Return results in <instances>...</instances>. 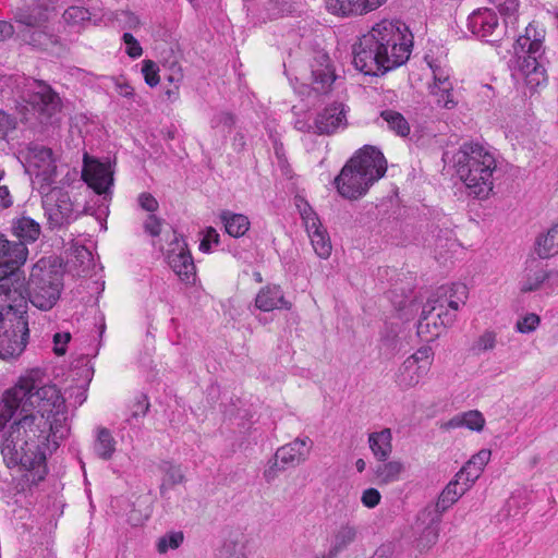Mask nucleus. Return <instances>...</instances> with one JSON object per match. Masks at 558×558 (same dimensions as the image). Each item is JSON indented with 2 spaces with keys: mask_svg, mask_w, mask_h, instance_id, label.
<instances>
[{
  "mask_svg": "<svg viewBox=\"0 0 558 558\" xmlns=\"http://www.w3.org/2000/svg\"><path fill=\"white\" fill-rule=\"evenodd\" d=\"M159 69L158 65L151 61V60H145L143 62L142 66V73L145 78V83L150 86L155 87L159 84Z\"/></svg>",
  "mask_w": 558,
  "mask_h": 558,
  "instance_id": "46",
  "label": "nucleus"
},
{
  "mask_svg": "<svg viewBox=\"0 0 558 558\" xmlns=\"http://www.w3.org/2000/svg\"><path fill=\"white\" fill-rule=\"evenodd\" d=\"M117 92L121 97L124 98H133L134 97V88L128 83H118Z\"/></svg>",
  "mask_w": 558,
  "mask_h": 558,
  "instance_id": "61",
  "label": "nucleus"
},
{
  "mask_svg": "<svg viewBox=\"0 0 558 558\" xmlns=\"http://www.w3.org/2000/svg\"><path fill=\"white\" fill-rule=\"evenodd\" d=\"M380 118L386 122L388 130L397 136L407 137L410 134V123L402 113L386 109L380 112Z\"/></svg>",
  "mask_w": 558,
  "mask_h": 558,
  "instance_id": "38",
  "label": "nucleus"
},
{
  "mask_svg": "<svg viewBox=\"0 0 558 558\" xmlns=\"http://www.w3.org/2000/svg\"><path fill=\"white\" fill-rule=\"evenodd\" d=\"M453 165L469 195L487 198L494 187L497 169L495 153L480 143H464L453 155Z\"/></svg>",
  "mask_w": 558,
  "mask_h": 558,
  "instance_id": "5",
  "label": "nucleus"
},
{
  "mask_svg": "<svg viewBox=\"0 0 558 558\" xmlns=\"http://www.w3.org/2000/svg\"><path fill=\"white\" fill-rule=\"evenodd\" d=\"M61 277L58 271L47 267L44 259L38 260L32 268L29 281H26V295L34 306L50 310L60 296Z\"/></svg>",
  "mask_w": 558,
  "mask_h": 558,
  "instance_id": "10",
  "label": "nucleus"
},
{
  "mask_svg": "<svg viewBox=\"0 0 558 558\" xmlns=\"http://www.w3.org/2000/svg\"><path fill=\"white\" fill-rule=\"evenodd\" d=\"M14 32V26L11 23L7 21H0V41L10 38Z\"/></svg>",
  "mask_w": 558,
  "mask_h": 558,
  "instance_id": "60",
  "label": "nucleus"
},
{
  "mask_svg": "<svg viewBox=\"0 0 558 558\" xmlns=\"http://www.w3.org/2000/svg\"><path fill=\"white\" fill-rule=\"evenodd\" d=\"M295 206L315 253L320 258H328L331 254L332 246L328 232L323 227L317 214L303 197H295Z\"/></svg>",
  "mask_w": 558,
  "mask_h": 558,
  "instance_id": "14",
  "label": "nucleus"
},
{
  "mask_svg": "<svg viewBox=\"0 0 558 558\" xmlns=\"http://www.w3.org/2000/svg\"><path fill=\"white\" fill-rule=\"evenodd\" d=\"M500 14L504 16L506 29L511 28L513 32L518 23L519 0H492Z\"/></svg>",
  "mask_w": 558,
  "mask_h": 558,
  "instance_id": "39",
  "label": "nucleus"
},
{
  "mask_svg": "<svg viewBox=\"0 0 558 558\" xmlns=\"http://www.w3.org/2000/svg\"><path fill=\"white\" fill-rule=\"evenodd\" d=\"M70 332H56L52 338L54 354L59 356L64 355L66 352V344L70 342Z\"/></svg>",
  "mask_w": 558,
  "mask_h": 558,
  "instance_id": "51",
  "label": "nucleus"
},
{
  "mask_svg": "<svg viewBox=\"0 0 558 558\" xmlns=\"http://www.w3.org/2000/svg\"><path fill=\"white\" fill-rule=\"evenodd\" d=\"M357 537V529L350 523L341 524L331 535L328 550L317 554L314 558H338V556L349 548Z\"/></svg>",
  "mask_w": 558,
  "mask_h": 558,
  "instance_id": "22",
  "label": "nucleus"
},
{
  "mask_svg": "<svg viewBox=\"0 0 558 558\" xmlns=\"http://www.w3.org/2000/svg\"><path fill=\"white\" fill-rule=\"evenodd\" d=\"M161 219L154 214L149 215L144 222V230L151 236H158L161 232Z\"/></svg>",
  "mask_w": 558,
  "mask_h": 558,
  "instance_id": "55",
  "label": "nucleus"
},
{
  "mask_svg": "<svg viewBox=\"0 0 558 558\" xmlns=\"http://www.w3.org/2000/svg\"><path fill=\"white\" fill-rule=\"evenodd\" d=\"M111 20L116 21L118 26L126 32H137L142 26L140 16L131 10H117L111 12Z\"/></svg>",
  "mask_w": 558,
  "mask_h": 558,
  "instance_id": "40",
  "label": "nucleus"
},
{
  "mask_svg": "<svg viewBox=\"0 0 558 558\" xmlns=\"http://www.w3.org/2000/svg\"><path fill=\"white\" fill-rule=\"evenodd\" d=\"M387 0H327V10L339 16L362 15L373 11Z\"/></svg>",
  "mask_w": 558,
  "mask_h": 558,
  "instance_id": "21",
  "label": "nucleus"
},
{
  "mask_svg": "<svg viewBox=\"0 0 558 558\" xmlns=\"http://www.w3.org/2000/svg\"><path fill=\"white\" fill-rule=\"evenodd\" d=\"M404 471L402 462L392 460L385 461L376 466L374 474L379 485H388L398 482Z\"/></svg>",
  "mask_w": 558,
  "mask_h": 558,
  "instance_id": "34",
  "label": "nucleus"
},
{
  "mask_svg": "<svg viewBox=\"0 0 558 558\" xmlns=\"http://www.w3.org/2000/svg\"><path fill=\"white\" fill-rule=\"evenodd\" d=\"M535 252L539 258H549L558 254V223L537 238Z\"/></svg>",
  "mask_w": 558,
  "mask_h": 558,
  "instance_id": "35",
  "label": "nucleus"
},
{
  "mask_svg": "<svg viewBox=\"0 0 558 558\" xmlns=\"http://www.w3.org/2000/svg\"><path fill=\"white\" fill-rule=\"evenodd\" d=\"M226 232L233 238L243 236L250 229L251 222L247 216L231 210H222L219 215Z\"/></svg>",
  "mask_w": 558,
  "mask_h": 558,
  "instance_id": "32",
  "label": "nucleus"
},
{
  "mask_svg": "<svg viewBox=\"0 0 558 558\" xmlns=\"http://www.w3.org/2000/svg\"><path fill=\"white\" fill-rule=\"evenodd\" d=\"M348 109L342 102H333L317 112L314 119V133L318 135H332L348 125Z\"/></svg>",
  "mask_w": 558,
  "mask_h": 558,
  "instance_id": "19",
  "label": "nucleus"
},
{
  "mask_svg": "<svg viewBox=\"0 0 558 558\" xmlns=\"http://www.w3.org/2000/svg\"><path fill=\"white\" fill-rule=\"evenodd\" d=\"M16 128V120L14 117L0 110V140L5 138L9 132Z\"/></svg>",
  "mask_w": 558,
  "mask_h": 558,
  "instance_id": "54",
  "label": "nucleus"
},
{
  "mask_svg": "<svg viewBox=\"0 0 558 558\" xmlns=\"http://www.w3.org/2000/svg\"><path fill=\"white\" fill-rule=\"evenodd\" d=\"M490 450L482 449L473 454L465 465L457 473L456 477L465 482L470 487L481 476L485 465L489 462Z\"/></svg>",
  "mask_w": 558,
  "mask_h": 558,
  "instance_id": "26",
  "label": "nucleus"
},
{
  "mask_svg": "<svg viewBox=\"0 0 558 558\" xmlns=\"http://www.w3.org/2000/svg\"><path fill=\"white\" fill-rule=\"evenodd\" d=\"M12 290L0 296V357H19L28 343L29 329L26 317L25 295Z\"/></svg>",
  "mask_w": 558,
  "mask_h": 558,
  "instance_id": "7",
  "label": "nucleus"
},
{
  "mask_svg": "<svg viewBox=\"0 0 558 558\" xmlns=\"http://www.w3.org/2000/svg\"><path fill=\"white\" fill-rule=\"evenodd\" d=\"M98 14L90 9L82 5H71L62 14V19L68 26L83 27Z\"/></svg>",
  "mask_w": 558,
  "mask_h": 558,
  "instance_id": "37",
  "label": "nucleus"
},
{
  "mask_svg": "<svg viewBox=\"0 0 558 558\" xmlns=\"http://www.w3.org/2000/svg\"><path fill=\"white\" fill-rule=\"evenodd\" d=\"M14 416L47 422L45 434L63 440L70 432L65 400L56 385L38 387L33 376L21 377L17 384L8 389L0 403V430Z\"/></svg>",
  "mask_w": 558,
  "mask_h": 558,
  "instance_id": "1",
  "label": "nucleus"
},
{
  "mask_svg": "<svg viewBox=\"0 0 558 558\" xmlns=\"http://www.w3.org/2000/svg\"><path fill=\"white\" fill-rule=\"evenodd\" d=\"M29 167L35 168L36 183L52 185L56 182L57 165L52 149L40 144H32L28 148Z\"/></svg>",
  "mask_w": 558,
  "mask_h": 558,
  "instance_id": "17",
  "label": "nucleus"
},
{
  "mask_svg": "<svg viewBox=\"0 0 558 558\" xmlns=\"http://www.w3.org/2000/svg\"><path fill=\"white\" fill-rule=\"evenodd\" d=\"M83 177L97 194H106L113 183L111 172L102 163H97L89 170L84 171Z\"/></svg>",
  "mask_w": 558,
  "mask_h": 558,
  "instance_id": "29",
  "label": "nucleus"
},
{
  "mask_svg": "<svg viewBox=\"0 0 558 558\" xmlns=\"http://www.w3.org/2000/svg\"><path fill=\"white\" fill-rule=\"evenodd\" d=\"M312 445L313 442L310 437L305 436L298 437L293 441L278 448L274 461L264 472L266 481H272L277 476L278 471L305 462L310 457Z\"/></svg>",
  "mask_w": 558,
  "mask_h": 558,
  "instance_id": "13",
  "label": "nucleus"
},
{
  "mask_svg": "<svg viewBox=\"0 0 558 558\" xmlns=\"http://www.w3.org/2000/svg\"><path fill=\"white\" fill-rule=\"evenodd\" d=\"M275 154L279 160V162H282L284 160V150L282 143L275 142L274 143Z\"/></svg>",
  "mask_w": 558,
  "mask_h": 558,
  "instance_id": "62",
  "label": "nucleus"
},
{
  "mask_svg": "<svg viewBox=\"0 0 558 558\" xmlns=\"http://www.w3.org/2000/svg\"><path fill=\"white\" fill-rule=\"evenodd\" d=\"M414 360H405L397 374V384L402 389L416 386L429 372L425 365H417Z\"/></svg>",
  "mask_w": 558,
  "mask_h": 558,
  "instance_id": "28",
  "label": "nucleus"
},
{
  "mask_svg": "<svg viewBox=\"0 0 558 558\" xmlns=\"http://www.w3.org/2000/svg\"><path fill=\"white\" fill-rule=\"evenodd\" d=\"M546 270L547 267L541 262L535 259L529 262L519 282L520 291L523 293L545 291Z\"/></svg>",
  "mask_w": 558,
  "mask_h": 558,
  "instance_id": "25",
  "label": "nucleus"
},
{
  "mask_svg": "<svg viewBox=\"0 0 558 558\" xmlns=\"http://www.w3.org/2000/svg\"><path fill=\"white\" fill-rule=\"evenodd\" d=\"M381 495L378 489L376 488H366L363 490L361 496V502L364 507L368 509H373L377 507L380 504Z\"/></svg>",
  "mask_w": 558,
  "mask_h": 558,
  "instance_id": "50",
  "label": "nucleus"
},
{
  "mask_svg": "<svg viewBox=\"0 0 558 558\" xmlns=\"http://www.w3.org/2000/svg\"><path fill=\"white\" fill-rule=\"evenodd\" d=\"M468 28L476 37L494 43L502 35L497 14L487 8L474 10L468 17Z\"/></svg>",
  "mask_w": 558,
  "mask_h": 558,
  "instance_id": "18",
  "label": "nucleus"
},
{
  "mask_svg": "<svg viewBox=\"0 0 558 558\" xmlns=\"http://www.w3.org/2000/svg\"><path fill=\"white\" fill-rule=\"evenodd\" d=\"M545 29L534 23H529L524 34L520 35L513 44V51L517 58L515 76L524 81L530 93L547 82L544 60Z\"/></svg>",
  "mask_w": 558,
  "mask_h": 558,
  "instance_id": "8",
  "label": "nucleus"
},
{
  "mask_svg": "<svg viewBox=\"0 0 558 558\" xmlns=\"http://www.w3.org/2000/svg\"><path fill=\"white\" fill-rule=\"evenodd\" d=\"M137 202L142 209L150 214H154L159 208L157 199L150 193L147 192L141 193L137 197Z\"/></svg>",
  "mask_w": 558,
  "mask_h": 558,
  "instance_id": "53",
  "label": "nucleus"
},
{
  "mask_svg": "<svg viewBox=\"0 0 558 558\" xmlns=\"http://www.w3.org/2000/svg\"><path fill=\"white\" fill-rule=\"evenodd\" d=\"M219 558H244L241 553L231 551L229 549L220 551Z\"/></svg>",
  "mask_w": 558,
  "mask_h": 558,
  "instance_id": "63",
  "label": "nucleus"
},
{
  "mask_svg": "<svg viewBox=\"0 0 558 558\" xmlns=\"http://www.w3.org/2000/svg\"><path fill=\"white\" fill-rule=\"evenodd\" d=\"M149 410V402L146 396H141L132 409V418L144 417Z\"/></svg>",
  "mask_w": 558,
  "mask_h": 558,
  "instance_id": "56",
  "label": "nucleus"
},
{
  "mask_svg": "<svg viewBox=\"0 0 558 558\" xmlns=\"http://www.w3.org/2000/svg\"><path fill=\"white\" fill-rule=\"evenodd\" d=\"M539 317L538 315L536 314H527L525 315L524 317H522L521 319H519L515 324V329L518 332H521V333H529V332H532L534 331L537 326L539 325Z\"/></svg>",
  "mask_w": 558,
  "mask_h": 558,
  "instance_id": "47",
  "label": "nucleus"
},
{
  "mask_svg": "<svg viewBox=\"0 0 558 558\" xmlns=\"http://www.w3.org/2000/svg\"><path fill=\"white\" fill-rule=\"evenodd\" d=\"M545 292L547 294L558 292V270H546Z\"/></svg>",
  "mask_w": 558,
  "mask_h": 558,
  "instance_id": "57",
  "label": "nucleus"
},
{
  "mask_svg": "<svg viewBox=\"0 0 558 558\" xmlns=\"http://www.w3.org/2000/svg\"><path fill=\"white\" fill-rule=\"evenodd\" d=\"M12 230L21 242H34L40 234L39 223L29 217H22L13 221Z\"/></svg>",
  "mask_w": 558,
  "mask_h": 558,
  "instance_id": "36",
  "label": "nucleus"
},
{
  "mask_svg": "<svg viewBox=\"0 0 558 558\" xmlns=\"http://www.w3.org/2000/svg\"><path fill=\"white\" fill-rule=\"evenodd\" d=\"M211 244H219V234L215 228L208 227L205 231L203 240L199 243V251L208 253L210 251Z\"/></svg>",
  "mask_w": 558,
  "mask_h": 558,
  "instance_id": "52",
  "label": "nucleus"
},
{
  "mask_svg": "<svg viewBox=\"0 0 558 558\" xmlns=\"http://www.w3.org/2000/svg\"><path fill=\"white\" fill-rule=\"evenodd\" d=\"M13 204L8 186L0 185V209L9 208Z\"/></svg>",
  "mask_w": 558,
  "mask_h": 558,
  "instance_id": "58",
  "label": "nucleus"
},
{
  "mask_svg": "<svg viewBox=\"0 0 558 558\" xmlns=\"http://www.w3.org/2000/svg\"><path fill=\"white\" fill-rule=\"evenodd\" d=\"M311 68L313 89L320 94L328 93L337 78L335 68L328 53L317 51L313 58Z\"/></svg>",
  "mask_w": 558,
  "mask_h": 558,
  "instance_id": "20",
  "label": "nucleus"
},
{
  "mask_svg": "<svg viewBox=\"0 0 558 558\" xmlns=\"http://www.w3.org/2000/svg\"><path fill=\"white\" fill-rule=\"evenodd\" d=\"M497 344V335L492 330H485L472 344L470 351L474 355L492 351Z\"/></svg>",
  "mask_w": 558,
  "mask_h": 558,
  "instance_id": "44",
  "label": "nucleus"
},
{
  "mask_svg": "<svg viewBox=\"0 0 558 558\" xmlns=\"http://www.w3.org/2000/svg\"><path fill=\"white\" fill-rule=\"evenodd\" d=\"M392 434L390 428H384L379 432H374L368 435V445L374 457L385 462L388 460L392 452Z\"/></svg>",
  "mask_w": 558,
  "mask_h": 558,
  "instance_id": "31",
  "label": "nucleus"
},
{
  "mask_svg": "<svg viewBox=\"0 0 558 558\" xmlns=\"http://www.w3.org/2000/svg\"><path fill=\"white\" fill-rule=\"evenodd\" d=\"M234 123V116L226 111L215 113L210 120L211 129L217 131L225 140L232 132Z\"/></svg>",
  "mask_w": 558,
  "mask_h": 558,
  "instance_id": "41",
  "label": "nucleus"
},
{
  "mask_svg": "<svg viewBox=\"0 0 558 558\" xmlns=\"http://www.w3.org/2000/svg\"><path fill=\"white\" fill-rule=\"evenodd\" d=\"M184 542L182 531H171L158 538L156 548L159 554H166L170 549L179 548Z\"/></svg>",
  "mask_w": 558,
  "mask_h": 558,
  "instance_id": "42",
  "label": "nucleus"
},
{
  "mask_svg": "<svg viewBox=\"0 0 558 558\" xmlns=\"http://www.w3.org/2000/svg\"><path fill=\"white\" fill-rule=\"evenodd\" d=\"M440 514L434 510L422 509L414 524V546L420 553L428 551L439 538Z\"/></svg>",
  "mask_w": 558,
  "mask_h": 558,
  "instance_id": "16",
  "label": "nucleus"
},
{
  "mask_svg": "<svg viewBox=\"0 0 558 558\" xmlns=\"http://www.w3.org/2000/svg\"><path fill=\"white\" fill-rule=\"evenodd\" d=\"M255 306L263 312H270L274 310H290L291 303L284 299L280 286L268 284L257 293Z\"/></svg>",
  "mask_w": 558,
  "mask_h": 558,
  "instance_id": "23",
  "label": "nucleus"
},
{
  "mask_svg": "<svg viewBox=\"0 0 558 558\" xmlns=\"http://www.w3.org/2000/svg\"><path fill=\"white\" fill-rule=\"evenodd\" d=\"M387 171L384 154L375 146L365 145L343 166L335 178L338 193L348 199L363 197L369 187Z\"/></svg>",
  "mask_w": 558,
  "mask_h": 558,
  "instance_id": "4",
  "label": "nucleus"
},
{
  "mask_svg": "<svg viewBox=\"0 0 558 558\" xmlns=\"http://www.w3.org/2000/svg\"><path fill=\"white\" fill-rule=\"evenodd\" d=\"M433 356L434 352L430 347H421L420 349L416 350L415 353H413L407 360H414L413 362L416 363L417 365L426 364V367L430 369Z\"/></svg>",
  "mask_w": 558,
  "mask_h": 558,
  "instance_id": "48",
  "label": "nucleus"
},
{
  "mask_svg": "<svg viewBox=\"0 0 558 558\" xmlns=\"http://www.w3.org/2000/svg\"><path fill=\"white\" fill-rule=\"evenodd\" d=\"M121 40L125 46V53L131 59H138L143 54V48L140 41L130 32H124Z\"/></svg>",
  "mask_w": 558,
  "mask_h": 558,
  "instance_id": "45",
  "label": "nucleus"
},
{
  "mask_svg": "<svg viewBox=\"0 0 558 558\" xmlns=\"http://www.w3.org/2000/svg\"><path fill=\"white\" fill-rule=\"evenodd\" d=\"M392 553L393 548L391 544H383L375 550L371 558H390Z\"/></svg>",
  "mask_w": 558,
  "mask_h": 558,
  "instance_id": "59",
  "label": "nucleus"
},
{
  "mask_svg": "<svg viewBox=\"0 0 558 558\" xmlns=\"http://www.w3.org/2000/svg\"><path fill=\"white\" fill-rule=\"evenodd\" d=\"M469 489L470 486L465 482H462L460 478L456 477L453 481H450L442 489L435 506H427L424 509L437 511V513L440 514V518L442 519V513L447 511L453 504H456L459 498Z\"/></svg>",
  "mask_w": 558,
  "mask_h": 558,
  "instance_id": "24",
  "label": "nucleus"
},
{
  "mask_svg": "<svg viewBox=\"0 0 558 558\" xmlns=\"http://www.w3.org/2000/svg\"><path fill=\"white\" fill-rule=\"evenodd\" d=\"M38 191L43 196V208L51 228H62L80 217V207L62 187L40 183Z\"/></svg>",
  "mask_w": 558,
  "mask_h": 558,
  "instance_id": "12",
  "label": "nucleus"
},
{
  "mask_svg": "<svg viewBox=\"0 0 558 558\" xmlns=\"http://www.w3.org/2000/svg\"><path fill=\"white\" fill-rule=\"evenodd\" d=\"M47 422L19 417L12 423L1 444V454L8 468L20 466L31 484L37 485L47 475L46 459L60 442L45 434Z\"/></svg>",
  "mask_w": 558,
  "mask_h": 558,
  "instance_id": "3",
  "label": "nucleus"
},
{
  "mask_svg": "<svg viewBox=\"0 0 558 558\" xmlns=\"http://www.w3.org/2000/svg\"><path fill=\"white\" fill-rule=\"evenodd\" d=\"M355 468L357 472L362 473L366 468L365 461L363 459H357L355 462Z\"/></svg>",
  "mask_w": 558,
  "mask_h": 558,
  "instance_id": "64",
  "label": "nucleus"
},
{
  "mask_svg": "<svg viewBox=\"0 0 558 558\" xmlns=\"http://www.w3.org/2000/svg\"><path fill=\"white\" fill-rule=\"evenodd\" d=\"M468 287L463 283H453L451 287H441L437 294L423 306L417 323V335L425 341L438 338L441 329L451 326L457 318V312L468 299Z\"/></svg>",
  "mask_w": 558,
  "mask_h": 558,
  "instance_id": "6",
  "label": "nucleus"
},
{
  "mask_svg": "<svg viewBox=\"0 0 558 558\" xmlns=\"http://www.w3.org/2000/svg\"><path fill=\"white\" fill-rule=\"evenodd\" d=\"M116 450L117 440L111 430L104 426L96 427L93 441L94 454L104 461H109L112 459Z\"/></svg>",
  "mask_w": 558,
  "mask_h": 558,
  "instance_id": "27",
  "label": "nucleus"
},
{
  "mask_svg": "<svg viewBox=\"0 0 558 558\" xmlns=\"http://www.w3.org/2000/svg\"><path fill=\"white\" fill-rule=\"evenodd\" d=\"M434 76V84L432 86L441 85L442 88H448L452 84L448 69L439 65H430Z\"/></svg>",
  "mask_w": 558,
  "mask_h": 558,
  "instance_id": "49",
  "label": "nucleus"
},
{
  "mask_svg": "<svg viewBox=\"0 0 558 558\" xmlns=\"http://www.w3.org/2000/svg\"><path fill=\"white\" fill-rule=\"evenodd\" d=\"M412 48L413 35L403 22L383 20L353 46V64L365 75H383L404 64Z\"/></svg>",
  "mask_w": 558,
  "mask_h": 558,
  "instance_id": "2",
  "label": "nucleus"
},
{
  "mask_svg": "<svg viewBox=\"0 0 558 558\" xmlns=\"http://www.w3.org/2000/svg\"><path fill=\"white\" fill-rule=\"evenodd\" d=\"M167 260L171 269L185 284H194L196 267L183 238L173 232V239L167 251Z\"/></svg>",
  "mask_w": 558,
  "mask_h": 558,
  "instance_id": "15",
  "label": "nucleus"
},
{
  "mask_svg": "<svg viewBox=\"0 0 558 558\" xmlns=\"http://www.w3.org/2000/svg\"><path fill=\"white\" fill-rule=\"evenodd\" d=\"M430 94L436 98V104L446 109H452L457 106L458 100L453 94V84L448 88H442L441 85L432 86Z\"/></svg>",
  "mask_w": 558,
  "mask_h": 558,
  "instance_id": "43",
  "label": "nucleus"
},
{
  "mask_svg": "<svg viewBox=\"0 0 558 558\" xmlns=\"http://www.w3.org/2000/svg\"><path fill=\"white\" fill-rule=\"evenodd\" d=\"M23 99L31 107L39 123L54 125L61 121V98L46 82L29 81Z\"/></svg>",
  "mask_w": 558,
  "mask_h": 558,
  "instance_id": "11",
  "label": "nucleus"
},
{
  "mask_svg": "<svg viewBox=\"0 0 558 558\" xmlns=\"http://www.w3.org/2000/svg\"><path fill=\"white\" fill-rule=\"evenodd\" d=\"M159 470L163 473L162 482L159 490L162 497L167 492L178 484L185 482V475L180 465L173 464L170 461H163L159 465Z\"/></svg>",
  "mask_w": 558,
  "mask_h": 558,
  "instance_id": "33",
  "label": "nucleus"
},
{
  "mask_svg": "<svg viewBox=\"0 0 558 558\" xmlns=\"http://www.w3.org/2000/svg\"><path fill=\"white\" fill-rule=\"evenodd\" d=\"M27 255L24 242L9 241L0 234V296H9L13 289L26 295V278L21 267Z\"/></svg>",
  "mask_w": 558,
  "mask_h": 558,
  "instance_id": "9",
  "label": "nucleus"
},
{
  "mask_svg": "<svg viewBox=\"0 0 558 558\" xmlns=\"http://www.w3.org/2000/svg\"><path fill=\"white\" fill-rule=\"evenodd\" d=\"M485 426V417L477 410H470L459 413L447 421L442 427L445 429H454L465 427L470 430L481 432Z\"/></svg>",
  "mask_w": 558,
  "mask_h": 558,
  "instance_id": "30",
  "label": "nucleus"
}]
</instances>
